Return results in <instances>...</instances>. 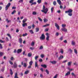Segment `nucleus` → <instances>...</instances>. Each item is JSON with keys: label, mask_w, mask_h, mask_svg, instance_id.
Listing matches in <instances>:
<instances>
[{"label": "nucleus", "mask_w": 78, "mask_h": 78, "mask_svg": "<svg viewBox=\"0 0 78 78\" xmlns=\"http://www.w3.org/2000/svg\"><path fill=\"white\" fill-rule=\"evenodd\" d=\"M39 62H42L43 61V60H42V58L40 59L39 60Z\"/></svg>", "instance_id": "obj_42"}, {"label": "nucleus", "mask_w": 78, "mask_h": 78, "mask_svg": "<svg viewBox=\"0 0 78 78\" xmlns=\"http://www.w3.org/2000/svg\"><path fill=\"white\" fill-rule=\"evenodd\" d=\"M0 49H2L3 47H2V45L0 43Z\"/></svg>", "instance_id": "obj_48"}, {"label": "nucleus", "mask_w": 78, "mask_h": 78, "mask_svg": "<svg viewBox=\"0 0 78 78\" xmlns=\"http://www.w3.org/2000/svg\"><path fill=\"white\" fill-rule=\"evenodd\" d=\"M9 64H11V65H12V64H13V63H12V62H11L10 61V60L9 61Z\"/></svg>", "instance_id": "obj_51"}, {"label": "nucleus", "mask_w": 78, "mask_h": 78, "mask_svg": "<svg viewBox=\"0 0 78 78\" xmlns=\"http://www.w3.org/2000/svg\"><path fill=\"white\" fill-rule=\"evenodd\" d=\"M22 49H19L17 50V53H18V54H19V53H21L22 52Z\"/></svg>", "instance_id": "obj_9"}, {"label": "nucleus", "mask_w": 78, "mask_h": 78, "mask_svg": "<svg viewBox=\"0 0 78 78\" xmlns=\"http://www.w3.org/2000/svg\"><path fill=\"white\" fill-rule=\"evenodd\" d=\"M10 59L12 61H13V60H14V58L12 57L11 58H10Z\"/></svg>", "instance_id": "obj_62"}, {"label": "nucleus", "mask_w": 78, "mask_h": 78, "mask_svg": "<svg viewBox=\"0 0 78 78\" xmlns=\"http://www.w3.org/2000/svg\"><path fill=\"white\" fill-rule=\"evenodd\" d=\"M61 30L63 31H64V32H67V30L66 28H62L61 29Z\"/></svg>", "instance_id": "obj_10"}, {"label": "nucleus", "mask_w": 78, "mask_h": 78, "mask_svg": "<svg viewBox=\"0 0 78 78\" xmlns=\"http://www.w3.org/2000/svg\"><path fill=\"white\" fill-rule=\"evenodd\" d=\"M16 7H12V9H16Z\"/></svg>", "instance_id": "obj_58"}, {"label": "nucleus", "mask_w": 78, "mask_h": 78, "mask_svg": "<svg viewBox=\"0 0 78 78\" xmlns=\"http://www.w3.org/2000/svg\"><path fill=\"white\" fill-rule=\"evenodd\" d=\"M60 52L62 54H63V53H64V51H63V50L62 49H61V51Z\"/></svg>", "instance_id": "obj_55"}, {"label": "nucleus", "mask_w": 78, "mask_h": 78, "mask_svg": "<svg viewBox=\"0 0 78 78\" xmlns=\"http://www.w3.org/2000/svg\"><path fill=\"white\" fill-rule=\"evenodd\" d=\"M44 22V23H46L47 22H48V19H47L46 18H44L43 20Z\"/></svg>", "instance_id": "obj_16"}, {"label": "nucleus", "mask_w": 78, "mask_h": 78, "mask_svg": "<svg viewBox=\"0 0 78 78\" xmlns=\"http://www.w3.org/2000/svg\"><path fill=\"white\" fill-rule=\"evenodd\" d=\"M10 72L11 75H13V73L12 72V69H10Z\"/></svg>", "instance_id": "obj_19"}, {"label": "nucleus", "mask_w": 78, "mask_h": 78, "mask_svg": "<svg viewBox=\"0 0 78 78\" xmlns=\"http://www.w3.org/2000/svg\"><path fill=\"white\" fill-rule=\"evenodd\" d=\"M42 2V0H38L37 1V3H38L39 4H40L41 2Z\"/></svg>", "instance_id": "obj_26"}, {"label": "nucleus", "mask_w": 78, "mask_h": 78, "mask_svg": "<svg viewBox=\"0 0 78 78\" xmlns=\"http://www.w3.org/2000/svg\"><path fill=\"white\" fill-rule=\"evenodd\" d=\"M43 46H41L40 48H39V49L40 50H42V49H43Z\"/></svg>", "instance_id": "obj_54"}, {"label": "nucleus", "mask_w": 78, "mask_h": 78, "mask_svg": "<svg viewBox=\"0 0 78 78\" xmlns=\"http://www.w3.org/2000/svg\"><path fill=\"white\" fill-rule=\"evenodd\" d=\"M35 30L36 32H38L39 31V29L38 28H36Z\"/></svg>", "instance_id": "obj_25"}, {"label": "nucleus", "mask_w": 78, "mask_h": 78, "mask_svg": "<svg viewBox=\"0 0 78 78\" xmlns=\"http://www.w3.org/2000/svg\"><path fill=\"white\" fill-rule=\"evenodd\" d=\"M29 32L31 34H34V32L33 31V30H29Z\"/></svg>", "instance_id": "obj_30"}, {"label": "nucleus", "mask_w": 78, "mask_h": 78, "mask_svg": "<svg viewBox=\"0 0 78 78\" xmlns=\"http://www.w3.org/2000/svg\"><path fill=\"white\" fill-rule=\"evenodd\" d=\"M34 1V0H30V1L29 2V3H32Z\"/></svg>", "instance_id": "obj_52"}, {"label": "nucleus", "mask_w": 78, "mask_h": 78, "mask_svg": "<svg viewBox=\"0 0 78 78\" xmlns=\"http://www.w3.org/2000/svg\"><path fill=\"white\" fill-rule=\"evenodd\" d=\"M74 53H75L76 54H77V50L76 49H74Z\"/></svg>", "instance_id": "obj_53"}, {"label": "nucleus", "mask_w": 78, "mask_h": 78, "mask_svg": "<svg viewBox=\"0 0 78 78\" xmlns=\"http://www.w3.org/2000/svg\"><path fill=\"white\" fill-rule=\"evenodd\" d=\"M62 27L64 28V27H66V24H62Z\"/></svg>", "instance_id": "obj_43"}, {"label": "nucleus", "mask_w": 78, "mask_h": 78, "mask_svg": "<svg viewBox=\"0 0 78 78\" xmlns=\"http://www.w3.org/2000/svg\"><path fill=\"white\" fill-rule=\"evenodd\" d=\"M50 62H51V63L52 64H56L57 62L56 61H50Z\"/></svg>", "instance_id": "obj_8"}, {"label": "nucleus", "mask_w": 78, "mask_h": 78, "mask_svg": "<svg viewBox=\"0 0 78 78\" xmlns=\"http://www.w3.org/2000/svg\"><path fill=\"white\" fill-rule=\"evenodd\" d=\"M41 58H43L44 57V55L43 54H41Z\"/></svg>", "instance_id": "obj_50"}, {"label": "nucleus", "mask_w": 78, "mask_h": 78, "mask_svg": "<svg viewBox=\"0 0 78 78\" xmlns=\"http://www.w3.org/2000/svg\"><path fill=\"white\" fill-rule=\"evenodd\" d=\"M27 35H28V34H27V33H26L25 34H23V37H25V36H27Z\"/></svg>", "instance_id": "obj_31"}, {"label": "nucleus", "mask_w": 78, "mask_h": 78, "mask_svg": "<svg viewBox=\"0 0 78 78\" xmlns=\"http://www.w3.org/2000/svg\"><path fill=\"white\" fill-rule=\"evenodd\" d=\"M55 35H56V36H58L59 35V33H58V32L56 33L55 34Z\"/></svg>", "instance_id": "obj_59"}, {"label": "nucleus", "mask_w": 78, "mask_h": 78, "mask_svg": "<svg viewBox=\"0 0 78 78\" xmlns=\"http://www.w3.org/2000/svg\"><path fill=\"white\" fill-rule=\"evenodd\" d=\"M6 21H7V23H8L9 22H11V20H8V19H6L5 20Z\"/></svg>", "instance_id": "obj_33"}, {"label": "nucleus", "mask_w": 78, "mask_h": 78, "mask_svg": "<svg viewBox=\"0 0 78 78\" xmlns=\"http://www.w3.org/2000/svg\"><path fill=\"white\" fill-rule=\"evenodd\" d=\"M30 50H33L34 49V48H33L32 47H30Z\"/></svg>", "instance_id": "obj_49"}, {"label": "nucleus", "mask_w": 78, "mask_h": 78, "mask_svg": "<svg viewBox=\"0 0 78 78\" xmlns=\"http://www.w3.org/2000/svg\"><path fill=\"white\" fill-rule=\"evenodd\" d=\"M72 45L74 46L75 45V41H72L71 42Z\"/></svg>", "instance_id": "obj_14"}, {"label": "nucleus", "mask_w": 78, "mask_h": 78, "mask_svg": "<svg viewBox=\"0 0 78 78\" xmlns=\"http://www.w3.org/2000/svg\"><path fill=\"white\" fill-rule=\"evenodd\" d=\"M55 27H56V28H57V29H58V30H59V25H58V24H57V23H55Z\"/></svg>", "instance_id": "obj_5"}, {"label": "nucleus", "mask_w": 78, "mask_h": 78, "mask_svg": "<svg viewBox=\"0 0 78 78\" xmlns=\"http://www.w3.org/2000/svg\"><path fill=\"white\" fill-rule=\"evenodd\" d=\"M27 20V19H25L24 20H23V23H24L25 22H26V21Z\"/></svg>", "instance_id": "obj_32"}, {"label": "nucleus", "mask_w": 78, "mask_h": 78, "mask_svg": "<svg viewBox=\"0 0 78 78\" xmlns=\"http://www.w3.org/2000/svg\"><path fill=\"white\" fill-rule=\"evenodd\" d=\"M31 46H34V42H32L31 44Z\"/></svg>", "instance_id": "obj_44"}, {"label": "nucleus", "mask_w": 78, "mask_h": 78, "mask_svg": "<svg viewBox=\"0 0 78 78\" xmlns=\"http://www.w3.org/2000/svg\"><path fill=\"white\" fill-rule=\"evenodd\" d=\"M53 5L54 6H56V2L55 1H54L53 2Z\"/></svg>", "instance_id": "obj_29"}, {"label": "nucleus", "mask_w": 78, "mask_h": 78, "mask_svg": "<svg viewBox=\"0 0 78 78\" xmlns=\"http://www.w3.org/2000/svg\"><path fill=\"white\" fill-rule=\"evenodd\" d=\"M45 35H44V34H42L41 36L40 37V40H44L45 39Z\"/></svg>", "instance_id": "obj_4"}, {"label": "nucleus", "mask_w": 78, "mask_h": 78, "mask_svg": "<svg viewBox=\"0 0 78 78\" xmlns=\"http://www.w3.org/2000/svg\"><path fill=\"white\" fill-rule=\"evenodd\" d=\"M28 28L29 29V30H30V29H31V26H28Z\"/></svg>", "instance_id": "obj_63"}, {"label": "nucleus", "mask_w": 78, "mask_h": 78, "mask_svg": "<svg viewBox=\"0 0 78 78\" xmlns=\"http://www.w3.org/2000/svg\"><path fill=\"white\" fill-rule=\"evenodd\" d=\"M70 71H68L65 74V76H67L69 75H70Z\"/></svg>", "instance_id": "obj_21"}, {"label": "nucleus", "mask_w": 78, "mask_h": 78, "mask_svg": "<svg viewBox=\"0 0 78 78\" xmlns=\"http://www.w3.org/2000/svg\"><path fill=\"white\" fill-rule=\"evenodd\" d=\"M71 64H72V61H71L70 62H69L68 63V65L69 66H71Z\"/></svg>", "instance_id": "obj_28"}, {"label": "nucleus", "mask_w": 78, "mask_h": 78, "mask_svg": "<svg viewBox=\"0 0 78 78\" xmlns=\"http://www.w3.org/2000/svg\"><path fill=\"white\" fill-rule=\"evenodd\" d=\"M11 5V3L10 2H9L8 3V4L5 7V11H7L8 9L9 8V7Z\"/></svg>", "instance_id": "obj_3"}, {"label": "nucleus", "mask_w": 78, "mask_h": 78, "mask_svg": "<svg viewBox=\"0 0 78 78\" xmlns=\"http://www.w3.org/2000/svg\"><path fill=\"white\" fill-rule=\"evenodd\" d=\"M64 58V56L63 55H60L59 57L58 58V60H61V59H63Z\"/></svg>", "instance_id": "obj_6"}, {"label": "nucleus", "mask_w": 78, "mask_h": 78, "mask_svg": "<svg viewBox=\"0 0 78 78\" xmlns=\"http://www.w3.org/2000/svg\"><path fill=\"white\" fill-rule=\"evenodd\" d=\"M7 35L8 36H9V37L10 38V39H11V35H10V34H7Z\"/></svg>", "instance_id": "obj_45"}, {"label": "nucleus", "mask_w": 78, "mask_h": 78, "mask_svg": "<svg viewBox=\"0 0 78 78\" xmlns=\"http://www.w3.org/2000/svg\"><path fill=\"white\" fill-rule=\"evenodd\" d=\"M49 37H50L49 36H48L46 37V41H49Z\"/></svg>", "instance_id": "obj_36"}, {"label": "nucleus", "mask_w": 78, "mask_h": 78, "mask_svg": "<svg viewBox=\"0 0 78 78\" xmlns=\"http://www.w3.org/2000/svg\"><path fill=\"white\" fill-rule=\"evenodd\" d=\"M33 62L32 61H30V62H29V65L30 66H32V65H33Z\"/></svg>", "instance_id": "obj_22"}, {"label": "nucleus", "mask_w": 78, "mask_h": 78, "mask_svg": "<svg viewBox=\"0 0 78 78\" xmlns=\"http://www.w3.org/2000/svg\"><path fill=\"white\" fill-rule=\"evenodd\" d=\"M39 58V56H36L35 57V60H37V58Z\"/></svg>", "instance_id": "obj_39"}, {"label": "nucleus", "mask_w": 78, "mask_h": 78, "mask_svg": "<svg viewBox=\"0 0 78 78\" xmlns=\"http://www.w3.org/2000/svg\"><path fill=\"white\" fill-rule=\"evenodd\" d=\"M53 9H54V8H53V7H52L51 8V12L52 13V12H53Z\"/></svg>", "instance_id": "obj_34"}, {"label": "nucleus", "mask_w": 78, "mask_h": 78, "mask_svg": "<svg viewBox=\"0 0 78 78\" xmlns=\"http://www.w3.org/2000/svg\"><path fill=\"white\" fill-rule=\"evenodd\" d=\"M45 72H46V73H47V74H48V75L49 74V72H48V70L47 69H46L45 70Z\"/></svg>", "instance_id": "obj_37"}, {"label": "nucleus", "mask_w": 78, "mask_h": 78, "mask_svg": "<svg viewBox=\"0 0 78 78\" xmlns=\"http://www.w3.org/2000/svg\"><path fill=\"white\" fill-rule=\"evenodd\" d=\"M42 9L43 10H41V12H44L45 14H46L47 13V12L48 11V9L47 8H45V7L44 5H43Z\"/></svg>", "instance_id": "obj_1"}, {"label": "nucleus", "mask_w": 78, "mask_h": 78, "mask_svg": "<svg viewBox=\"0 0 78 78\" xmlns=\"http://www.w3.org/2000/svg\"><path fill=\"white\" fill-rule=\"evenodd\" d=\"M49 30V29L48 28H47L45 29L46 31H48V30Z\"/></svg>", "instance_id": "obj_61"}, {"label": "nucleus", "mask_w": 78, "mask_h": 78, "mask_svg": "<svg viewBox=\"0 0 78 78\" xmlns=\"http://www.w3.org/2000/svg\"><path fill=\"white\" fill-rule=\"evenodd\" d=\"M22 26L23 27H25V26H27V23H23L22 24Z\"/></svg>", "instance_id": "obj_18"}, {"label": "nucleus", "mask_w": 78, "mask_h": 78, "mask_svg": "<svg viewBox=\"0 0 78 78\" xmlns=\"http://www.w3.org/2000/svg\"><path fill=\"white\" fill-rule=\"evenodd\" d=\"M67 60H64L62 62V63H65V62H67Z\"/></svg>", "instance_id": "obj_60"}, {"label": "nucleus", "mask_w": 78, "mask_h": 78, "mask_svg": "<svg viewBox=\"0 0 78 78\" xmlns=\"http://www.w3.org/2000/svg\"><path fill=\"white\" fill-rule=\"evenodd\" d=\"M41 66L44 68H47V65L45 64L41 65Z\"/></svg>", "instance_id": "obj_13"}, {"label": "nucleus", "mask_w": 78, "mask_h": 78, "mask_svg": "<svg viewBox=\"0 0 78 78\" xmlns=\"http://www.w3.org/2000/svg\"><path fill=\"white\" fill-rule=\"evenodd\" d=\"M58 76V74H56L55 76L53 78H57V76Z\"/></svg>", "instance_id": "obj_64"}, {"label": "nucleus", "mask_w": 78, "mask_h": 78, "mask_svg": "<svg viewBox=\"0 0 78 78\" xmlns=\"http://www.w3.org/2000/svg\"><path fill=\"white\" fill-rule=\"evenodd\" d=\"M63 42H64L65 44H67V41L66 40H65L63 41Z\"/></svg>", "instance_id": "obj_57"}, {"label": "nucleus", "mask_w": 78, "mask_h": 78, "mask_svg": "<svg viewBox=\"0 0 78 78\" xmlns=\"http://www.w3.org/2000/svg\"><path fill=\"white\" fill-rule=\"evenodd\" d=\"M35 68L38 67V65H37V62H35Z\"/></svg>", "instance_id": "obj_17"}, {"label": "nucleus", "mask_w": 78, "mask_h": 78, "mask_svg": "<svg viewBox=\"0 0 78 78\" xmlns=\"http://www.w3.org/2000/svg\"><path fill=\"white\" fill-rule=\"evenodd\" d=\"M38 20H39L41 22H42V19H41L40 18V17H38Z\"/></svg>", "instance_id": "obj_40"}, {"label": "nucleus", "mask_w": 78, "mask_h": 78, "mask_svg": "<svg viewBox=\"0 0 78 78\" xmlns=\"http://www.w3.org/2000/svg\"><path fill=\"white\" fill-rule=\"evenodd\" d=\"M0 42L1 43H5V41H2V40H0Z\"/></svg>", "instance_id": "obj_38"}, {"label": "nucleus", "mask_w": 78, "mask_h": 78, "mask_svg": "<svg viewBox=\"0 0 78 78\" xmlns=\"http://www.w3.org/2000/svg\"><path fill=\"white\" fill-rule=\"evenodd\" d=\"M32 55V54H31V53H29L28 55H27V56L28 57H31V55Z\"/></svg>", "instance_id": "obj_23"}, {"label": "nucleus", "mask_w": 78, "mask_h": 78, "mask_svg": "<svg viewBox=\"0 0 78 78\" xmlns=\"http://www.w3.org/2000/svg\"><path fill=\"white\" fill-rule=\"evenodd\" d=\"M3 55V53L2 52H0V56H2Z\"/></svg>", "instance_id": "obj_41"}, {"label": "nucleus", "mask_w": 78, "mask_h": 78, "mask_svg": "<svg viewBox=\"0 0 78 78\" xmlns=\"http://www.w3.org/2000/svg\"><path fill=\"white\" fill-rule=\"evenodd\" d=\"M23 66L24 67H27V63H24Z\"/></svg>", "instance_id": "obj_27"}, {"label": "nucleus", "mask_w": 78, "mask_h": 78, "mask_svg": "<svg viewBox=\"0 0 78 78\" xmlns=\"http://www.w3.org/2000/svg\"><path fill=\"white\" fill-rule=\"evenodd\" d=\"M60 40L61 41H62L63 40V37H61L60 38Z\"/></svg>", "instance_id": "obj_47"}, {"label": "nucleus", "mask_w": 78, "mask_h": 78, "mask_svg": "<svg viewBox=\"0 0 78 78\" xmlns=\"http://www.w3.org/2000/svg\"><path fill=\"white\" fill-rule=\"evenodd\" d=\"M13 67L15 68H17V64L16 63H14V64L13 65Z\"/></svg>", "instance_id": "obj_7"}, {"label": "nucleus", "mask_w": 78, "mask_h": 78, "mask_svg": "<svg viewBox=\"0 0 78 78\" xmlns=\"http://www.w3.org/2000/svg\"><path fill=\"white\" fill-rule=\"evenodd\" d=\"M19 42L20 44H22V38H20L19 39Z\"/></svg>", "instance_id": "obj_11"}, {"label": "nucleus", "mask_w": 78, "mask_h": 78, "mask_svg": "<svg viewBox=\"0 0 78 78\" xmlns=\"http://www.w3.org/2000/svg\"><path fill=\"white\" fill-rule=\"evenodd\" d=\"M69 51L70 53H72V52H73L72 50L70 49H69Z\"/></svg>", "instance_id": "obj_46"}, {"label": "nucleus", "mask_w": 78, "mask_h": 78, "mask_svg": "<svg viewBox=\"0 0 78 78\" xmlns=\"http://www.w3.org/2000/svg\"><path fill=\"white\" fill-rule=\"evenodd\" d=\"M30 72V70H27L25 72L24 74L26 75H27Z\"/></svg>", "instance_id": "obj_20"}, {"label": "nucleus", "mask_w": 78, "mask_h": 78, "mask_svg": "<svg viewBox=\"0 0 78 78\" xmlns=\"http://www.w3.org/2000/svg\"><path fill=\"white\" fill-rule=\"evenodd\" d=\"M72 12H73V10L72 9H69L68 11H66L65 13H68V12L69 13L68 14V16L71 17V16H72V15H73V14H72Z\"/></svg>", "instance_id": "obj_2"}, {"label": "nucleus", "mask_w": 78, "mask_h": 78, "mask_svg": "<svg viewBox=\"0 0 78 78\" xmlns=\"http://www.w3.org/2000/svg\"><path fill=\"white\" fill-rule=\"evenodd\" d=\"M16 52H17V50L16 49H14L13 51V53H16Z\"/></svg>", "instance_id": "obj_56"}, {"label": "nucleus", "mask_w": 78, "mask_h": 78, "mask_svg": "<svg viewBox=\"0 0 78 78\" xmlns=\"http://www.w3.org/2000/svg\"><path fill=\"white\" fill-rule=\"evenodd\" d=\"M32 14L33 15H36L37 14V12L34 11L33 12Z\"/></svg>", "instance_id": "obj_24"}, {"label": "nucleus", "mask_w": 78, "mask_h": 78, "mask_svg": "<svg viewBox=\"0 0 78 78\" xmlns=\"http://www.w3.org/2000/svg\"><path fill=\"white\" fill-rule=\"evenodd\" d=\"M14 78H19V77L17 76V73H16L15 75Z\"/></svg>", "instance_id": "obj_15"}, {"label": "nucleus", "mask_w": 78, "mask_h": 78, "mask_svg": "<svg viewBox=\"0 0 78 78\" xmlns=\"http://www.w3.org/2000/svg\"><path fill=\"white\" fill-rule=\"evenodd\" d=\"M57 2L60 5H61V1L60 0H57Z\"/></svg>", "instance_id": "obj_12"}, {"label": "nucleus", "mask_w": 78, "mask_h": 78, "mask_svg": "<svg viewBox=\"0 0 78 78\" xmlns=\"http://www.w3.org/2000/svg\"><path fill=\"white\" fill-rule=\"evenodd\" d=\"M16 11L15 10H14L13 12H12L11 14H12V15H13V14H14V13H16Z\"/></svg>", "instance_id": "obj_35"}]
</instances>
